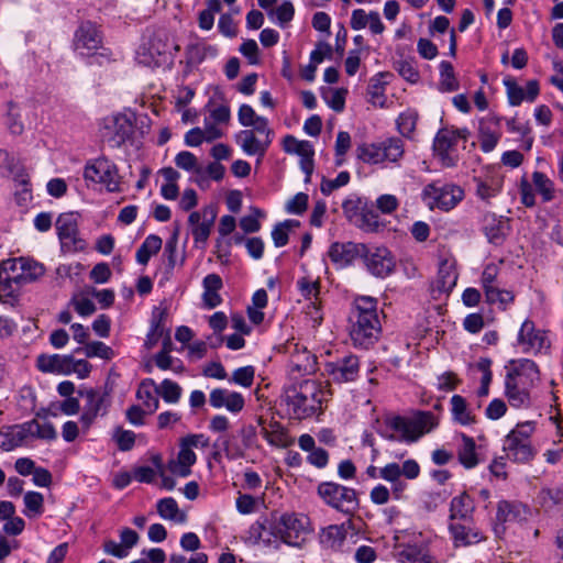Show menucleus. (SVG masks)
<instances>
[{"mask_svg": "<svg viewBox=\"0 0 563 563\" xmlns=\"http://www.w3.org/2000/svg\"><path fill=\"white\" fill-rule=\"evenodd\" d=\"M504 395L512 408H529L531 390L540 382V369L529 358H512L505 365Z\"/></svg>", "mask_w": 563, "mask_h": 563, "instance_id": "nucleus-1", "label": "nucleus"}, {"mask_svg": "<svg viewBox=\"0 0 563 563\" xmlns=\"http://www.w3.org/2000/svg\"><path fill=\"white\" fill-rule=\"evenodd\" d=\"M380 332L377 299L369 296L356 297L349 314V335L352 344L367 350L378 341Z\"/></svg>", "mask_w": 563, "mask_h": 563, "instance_id": "nucleus-2", "label": "nucleus"}, {"mask_svg": "<svg viewBox=\"0 0 563 563\" xmlns=\"http://www.w3.org/2000/svg\"><path fill=\"white\" fill-rule=\"evenodd\" d=\"M325 390L321 383L306 379L287 388L283 400L287 406L290 418L302 420L312 417L321 410Z\"/></svg>", "mask_w": 563, "mask_h": 563, "instance_id": "nucleus-3", "label": "nucleus"}, {"mask_svg": "<svg viewBox=\"0 0 563 563\" xmlns=\"http://www.w3.org/2000/svg\"><path fill=\"white\" fill-rule=\"evenodd\" d=\"M45 273L44 266L30 258H9L2 263L0 296H12L16 288L37 280Z\"/></svg>", "mask_w": 563, "mask_h": 563, "instance_id": "nucleus-4", "label": "nucleus"}, {"mask_svg": "<svg viewBox=\"0 0 563 563\" xmlns=\"http://www.w3.org/2000/svg\"><path fill=\"white\" fill-rule=\"evenodd\" d=\"M422 201L430 210L450 211L464 198V190L454 184L435 180L424 186Z\"/></svg>", "mask_w": 563, "mask_h": 563, "instance_id": "nucleus-5", "label": "nucleus"}, {"mask_svg": "<svg viewBox=\"0 0 563 563\" xmlns=\"http://www.w3.org/2000/svg\"><path fill=\"white\" fill-rule=\"evenodd\" d=\"M318 495L330 507L352 516L358 509V498L355 489L334 482H324L318 486Z\"/></svg>", "mask_w": 563, "mask_h": 563, "instance_id": "nucleus-6", "label": "nucleus"}, {"mask_svg": "<svg viewBox=\"0 0 563 563\" xmlns=\"http://www.w3.org/2000/svg\"><path fill=\"white\" fill-rule=\"evenodd\" d=\"M387 424L390 429L400 432L402 440L412 442L435 428L438 419L430 411H419L412 419L393 417L388 419Z\"/></svg>", "mask_w": 563, "mask_h": 563, "instance_id": "nucleus-7", "label": "nucleus"}, {"mask_svg": "<svg viewBox=\"0 0 563 563\" xmlns=\"http://www.w3.org/2000/svg\"><path fill=\"white\" fill-rule=\"evenodd\" d=\"M78 395L85 399L79 420L84 432H87L97 417L107 415L111 400L107 391L95 388L79 389Z\"/></svg>", "mask_w": 563, "mask_h": 563, "instance_id": "nucleus-8", "label": "nucleus"}, {"mask_svg": "<svg viewBox=\"0 0 563 563\" xmlns=\"http://www.w3.org/2000/svg\"><path fill=\"white\" fill-rule=\"evenodd\" d=\"M470 131L466 128H443L438 131L433 141V151L443 166H455L456 157L453 155V152L455 151L457 142L460 140L466 141Z\"/></svg>", "mask_w": 563, "mask_h": 563, "instance_id": "nucleus-9", "label": "nucleus"}, {"mask_svg": "<svg viewBox=\"0 0 563 563\" xmlns=\"http://www.w3.org/2000/svg\"><path fill=\"white\" fill-rule=\"evenodd\" d=\"M78 220L79 214L75 212L62 213L56 220L55 227L64 252L74 253L86 249V241L79 235Z\"/></svg>", "mask_w": 563, "mask_h": 563, "instance_id": "nucleus-10", "label": "nucleus"}, {"mask_svg": "<svg viewBox=\"0 0 563 563\" xmlns=\"http://www.w3.org/2000/svg\"><path fill=\"white\" fill-rule=\"evenodd\" d=\"M86 181L104 185L107 190L115 192L120 190V176L114 163L106 157H99L87 163L84 170Z\"/></svg>", "mask_w": 563, "mask_h": 563, "instance_id": "nucleus-11", "label": "nucleus"}, {"mask_svg": "<svg viewBox=\"0 0 563 563\" xmlns=\"http://www.w3.org/2000/svg\"><path fill=\"white\" fill-rule=\"evenodd\" d=\"M276 519L277 527L280 530V541L291 547H300L309 533L307 527L308 519L290 512L276 514Z\"/></svg>", "mask_w": 563, "mask_h": 563, "instance_id": "nucleus-12", "label": "nucleus"}, {"mask_svg": "<svg viewBox=\"0 0 563 563\" xmlns=\"http://www.w3.org/2000/svg\"><path fill=\"white\" fill-rule=\"evenodd\" d=\"M217 214L218 209L214 205L205 206L199 211H192L189 214L188 224L196 245L202 247L206 245L214 225Z\"/></svg>", "mask_w": 563, "mask_h": 563, "instance_id": "nucleus-13", "label": "nucleus"}, {"mask_svg": "<svg viewBox=\"0 0 563 563\" xmlns=\"http://www.w3.org/2000/svg\"><path fill=\"white\" fill-rule=\"evenodd\" d=\"M168 45L157 32L148 36L136 51V60L146 67H159L166 62Z\"/></svg>", "mask_w": 563, "mask_h": 563, "instance_id": "nucleus-14", "label": "nucleus"}, {"mask_svg": "<svg viewBox=\"0 0 563 563\" xmlns=\"http://www.w3.org/2000/svg\"><path fill=\"white\" fill-rule=\"evenodd\" d=\"M133 134V124L124 114H115L104 120L101 129L103 142L110 147H120Z\"/></svg>", "mask_w": 563, "mask_h": 563, "instance_id": "nucleus-15", "label": "nucleus"}, {"mask_svg": "<svg viewBox=\"0 0 563 563\" xmlns=\"http://www.w3.org/2000/svg\"><path fill=\"white\" fill-rule=\"evenodd\" d=\"M324 372L329 379L343 384L354 382L360 373V361L356 355L347 354L335 361L327 362Z\"/></svg>", "mask_w": 563, "mask_h": 563, "instance_id": "nucleus-16", "label": "nucleus"}, {"mask_svg": "<svg viewBox=\"0 0 563 563\" xmlns=\"http://www.w3.org/2000/svg\"><path fill=\"white\" fill-rule=\"evenodd\" d=\"M530 516L531 510L525 504L516 500H500L497 504L494 532L496 536H500L505 532L504 523L527 521Z\"/></svg>", "mask_w": 563, "mask_h": 563, "instance_id": "nucleus-17", "label": "nucleus"}, {"mask_svg": "<svg viewBox=\"0 0 563 563\" xmlns=\"http://www.w3.org/2000/svg\"><path fill=\"white\" fill-rule=\"evenodd\" d=\"M367 269L376 277H386L395 268V260L390 251L386 247L368 249L363 255Z\"/></svg>", "mask_w": 563, "mask_h": 563, "instance_id": "nucleus-18", "label": "nucleus"}, {"mask_svg": "<svg viewBox=\"0 0 563 563\" xmlns=\"http://www.w3.org/2000/svg\"><path fill=\"white\" fill-rule=\"evenodd\" d=\"M366 254V245L363 243H340L334 242L330 245L328 255L330 260L340 266L352 264L357 257Z\"/></svg>", "mask_w": 563, "mask_h": 563, "instance_id": "nucleus-19", "label": "nucleus"}, {"mask_svg": "<svg viewBox=\"0 0 563 563\" xmlns=\"http://www.w3.org/2000/svg\"><path fill=\"white\" fill-rule=\"evenodd\" d=\"M470 523L471 522L461 523L456 521L449 523V532L455 548L470 547L486 539L478 528Z\"/></svg>", "mask_w": 563, "mask_h": 563, "instance_id": "nucleus-20", "label": "nucleus"}, {"mask_svg": "<svg viewBox=\"0 0 563 563\" xmlns=\"http://www.w3.org/2000/svg\"><path fill=\"white\" fill-rule=\"evenodd\" d=\"M483 232L490 244L499 246L510 232L509 221L488 212L483 217Z\"/></svg>", "mask_w": 563, "mask_h": 563, "instance_id": "nucleus-21", "label": "nucleus"}, {"mask_svg": "<svg viewBox=\"0 0 563 563\" xmlns=\"http://www.w3.org/2000/svg\"><path fill=\"white\" fill-rule=\"evenodd\" d=\"M518 343L523 346V352H539L549 345L545 332L537 330L534 322L527 319L521 324L518 333Z\"/></svg>", "mask_w": 563, "mask_h": 563, "instance_id": "nucleus-22", "label": "nucleus"}, {"mask_svg": "<svg viewBox=\"0 0 563 563\" xmlns=\"http://www.w3.org/2000/svg\"><path fill=\"white\" fill-rule=\"evenodd\" d=\"M277 526L276 514H272L269 518L260 519L250 528L251 538H253L256 543L262 542L265 545H272L280 541V530Z\"/></svg>", "mask_w": 563, "mask_h": 563, "instance_id": "nucleus-23", "label": "nucleus"}, {"mask_svg": "<svg viewBox=\"0 0 563 563\" xmlns=\"http://www.w3.org/2000/svg\"><path fill=\"white\" fill-rule=\"evenodd\" d=\"M475 512V501L466 493L463 492L454 496L450 501L449 519L450 521L472 522Z\"/></svg>", "mask_w": 563, "mask_h": 563, "instance_id": "nucleus-24", "label": "nucleus"}, {"mask_svg": "<svg viewBox=\"0 0 563 563\" xmlns=\"http://www.w3.org/2000/svg\"><path fill=\"white\" fill-rule=\"evenodd\" d=\"M100 44L101 36L97 26L90 21L82 22L75 33V48L91 52L96 51Z\"/></svg>", "mask_w": 563, "mask_h": 563, "instance_id": "nucleus-25", "label": "nucleus"}, {"mask_svg": "<svg viewBox=\"0 0 563 563\" xmlns=\"http://www.w3.org/2000/svg\"><path fill=\"white\" fill-rule=\"evenodd\" d=\"M238 143L241 145L243 152L247 155H257L260 158L264 157L272 141L257 136L254 131L243 130L236 136Z\"/></svg>", "mask_w": 563, "mask_h": 563, "instance_id": "nucleus-26", "label": "nucleus"}, {"mask_svg": "<svg viewBox=\"0 0 563 563\" xmlns=\"http://www.w3.org/2000/svg\"><path fill=\"white\" fill-rule=\"evenodd\" d=\"M504 451L510 461L520 464L530 463L537 454V450L532 443L508 438L504 440Z\"/></svg>", "mask_w": 563, "mask_h": 563, "instance_id": "nucleus-27", "label": "nucleus"}, {"mask_svg": "<svg viewBox=\"0 0 563 563\" xmlns=\"http://www.w3.org/2000/svg\"><path fill=\"white\" fill-rule=\"evenodd\" d=\"M71 362V355L41 354L37 356L36 366L43 373L69 374V364Z\"/></svg>", "mask_w": 563, "mask_h": 563, "instance_id": "nucleus-28", "label": "nucleus"}, {"mask_svg": "<svg viewBox=\"0 0 563 563\" xmlns=\"http://www.w3.org/2000/svg\"><path fill=\"white\" fill-rule=\"evenodd\" d=\"M383 163L399 165L405 156V142L397 136L379 141Z\"/></svg>", "mask_w": 563, "mask_h": 563, "instance_id": "nucleus-29", "label": "nucleus"}, {"mask_svg": "<svg viewBox=\"0 0 563 563\" xmlns=\"http://www.w3.org/2000/svg\"><path fill=\"white\" fill-rule=\"evenodd\" d=\"M289 367L291 373L309 375L317 371V358L305 349L290 356Z\"/></svg>", "mask_w": 563, "mask_h": 563, "instance_id": "nucleus-30", "label": "nucleus"}, {"mask_svg": "<svg viewBox=\"0 0 563 563\" xmlns=\"http://www.w3.org/2000/svg\"><path fill=\"white\" fill-rule=\"evenodd\" d=\"M451 412L453 420L462 426H471L476 422L475 416L468 408L467 401L461 395L451 397Z\"/></svg>", "mask_w": 563, "mask_h": 563, "instance_id": "nucleus-31", "label": "nucleus"}, {"mask_svg": "<svg viewBox=\"0 0 563 563\" xmlns=\"http://www.w3.org/2000/svg\"><path fill=\"white\" fill-rule=\"evenodd\" d=\"M461 439L462 444L457 450L459 461L465 468H473L479 463L475 441L466 434H462Z\"/></svg>", "mask_w": 563, "mask_h": 563, "instance_id": "nucleus-32", "label": "nucleus"}, {"mask_svg": "<svg viewBox=\"0 0 563 563\" xmlns=\"http://www.w3.org/2000/svg\"><path fill=\"white\" fill-rule=\"evenodd\" d=\"M1 437H3V441L0 443V448L4 451H11L22 445L30 438V434L26 432V424L24 422L10 428Z\"/></svg>", "mask_w": 563, "mask_h": 563, "instance_id": "nucleus-33", "label": "nucleus"}, {"mask_svg": "<svg viewBox=\"0 0 563 563\" xmlns=\"http://www.w3.org/2000/svg\"><path fill=\"white\" fill-rule=\"evenodd\" d=\"M163 241L158 235L150 234L136 251V262L146 265L150 258L162 249Z\"/></svg>", "mask_w": 563, "mask_h": 563, "instance_id": "nucleus-34", "label": "nucleus"}, {"mask_svg": "<svg viewBox=\"0 0 563 563\" xmlns=\"http://www.w3.org/2000/svg\"><path fill=\"white\" fill-rule=\"evenodd\" d=\"M179 446L180 450L178 452L177 462L170 468L174 473L186 477L191 473L190 467L196 463L197 456L195 452L186 446L181 441Z\"/></svg>", "mask_w": 563, "mask_h": 563, "instance_id": "nucleus-35", "label": "nucleus"}, {"mask_svg": "<svg viewBox=\"0 0 563 563\" xmlns=\"http://www.w3.org/2000/svg\"><path fill=\"white\" fill-rule=\"evenodd\" d=\"M175 164L177 167L187 170L194 172L199 178L197 179V184L202 187L206 178L203 177V170L200 166H198L197 157L188 151H183L178 153L175 157Z\"/></svg>", "mask_w": 563, "mask_h": 563, "instance_id": "nucleus-36", "label": "nucleus"}, {"mask_svg": "<svg viewBox=\"0 0 563 563\" xmlns=\"http://www.w3.org/2000/svg\"><path fill=\"white\" fill-rule=\"evenodd\" d=\"M457 274L453 264L449 261H442L439 265L437 285L441 291H450L456 285Z\"/></svg>", "mask_w": 563, "mask_h": 563, "instance_id": "nucleus-37", "label": "nucleus"}, {"mask_svg": "<svg viewBox=\"0 0 563 563\" xmlns=\"http://www.w3.org/2000/svg\"><path fill=\"white\" fill-rule=\"evenodd\" d=\"M346 538V525H332L322 530L321 541L331 549H340Z\"/></svg>", "mask_w": 563, "mask_h": 563, "instance_id": "nucleus-38", "label": "nucleus"}, {"mask_svg": "<svg viewBox=\"0 0 563 563\" xmlns=\"http://www.w3.org/2000/svg\"><path fill=\"white\" fill-rule=\"evenodd\" d=\"M26 432L30 434V438L54 441L57 438V432L51 422L41 423L36 419H32L25 422Z\"/></svg>", "mask_w": 563, "mask_h": 563, "instance_id": "nucleus-39", "label": "nucleus"}, {"mask_svg": "<svg viewBox=\"0 0 563 563\" xmlns=\"http://www.w3.org/2000/svg\"><path fill=\"white\" fill-rule=\"evenodd\" d=\"M355 152L356 157L365 164H384L379 142L360 144Z\"/></svg>", "mask_w": 563, "mask_h": 563, "instance_id": "nucleus-40", "label": "nucleus"}, {"mask_svg": "<svg viewBox=\"0 0 563 563\" xmlns=\"http://www.w3.org/2000/svg\"><path fill=\"white\" fill-rule=\"evenodd\" d=\"M157 512L163 519L185 522L186 515L179 511L176 500L172 497L159 499L157 503Z\"/></svg>", "mask_w": 563, "mask_h": 563, "instance_id": "nucleus-41", "label": "nucleus"}, {"mask_svg": "<svg viewBox=\"0 0 563 563\" xmlns=\"http://www.w3.org/2000/svg\"><path fill=\"white\" fill-rule=\"evenodd\" d=\"M460 87L459 80L455 77L453 65L448 60L440 63V81L439 89L442 92H452Z\"/></svg>", "mask_w": 563, "mask_h": 563, "instance_id": "nucleus-42", "label": "nucleus"}, {"mask_svg": "<svg viewBox=\"0 0 563 563\" xmlns=\"http://www.w3.org/2000/svg\"><path fill=\"white\" fill-rule=\"evenodd\" d=\"M155 393L161 396L164 401L177 404L181 397L183 389L176 382L166 378L155 387Z\"/></svg>", "mask_w": 563, "mask_h": 563, "instance_id": "nucleus-43", "label": "nucleus"}, {"mask_svg": "<svg viewBox=\"0 0 563 563\" xmlns=\"http://www.w3.org/2000/svg\"><path fill=\"white\" fill-rule=\"evenodd\" d=\"M532 181L537 191L542 196L544 202L554 199V183L543 173L534 172L532 174Z\"/></svg>", "mask_w": 563, "mask_h": 563, "instance_id": "nucleus-44", "label": "nucleus"}, {"mask_svg": "<svg viewBox=\"0 0 563 563\" xmlns=\"http://www.w3.org/2000/svg\"><path fill=\"white\" fill-rule=\"evenodd\" d=\"M417 120L418 114L415 111L408 110L400 113L396 120L398 132L402 136L410 139L416 130Z\"/></svg>", "mask_w": 563, "mask_h": 563, "instance_id": "nucleus-45", "label": "nucleus"}, {"mask_svg": "<svg viewBox=\"0 0 563 563\" xmlns=\"http://www.w3.org/2000/svg\"><path fill=\"white\" fill-rule=\"evenodd\" d=\"M299 225L297 220H285L277 223L272 231V239L276 247L285 246L288 243L289 231Z\"/></svg>", "mask_w": 563, "mask_h": 563, "instance_id": "nucleus-46", "label": "nucleus"}, {"mask_svg": "<svg viewBox=\"0 0 563 563\" xmlns=\"http://www.w3.org/2000/svg\"><path fill=\"white\" fill-rule=\"evenodd\" d=\"M84 351L87 357H100L111 360L114 356L113 350L101 341L87 343L84 349H77L76 352Z\"/></svg>", "mask_w": 563, "mask_h": 563, "instance_id": "nucleus-47", "label": "nucleus"}, {"mask_svg": "<svg viewBox=\"0 0 563 563\" xmlns=\"http://www.w3.org/2000/svg\"><path fill=\"white\" fill-rule=\"evenodd\" d=\"M24 505L26 510L24 514L29 517L42 515L44 510V497L37 492H27L24 495Z\"/></svg>", "mask_w": 563, "mask_h": 563, "instance_id": "nucleus-48", "label": "nucleus"}, {"mask_svg": "<svg viewBox=\"0 0 563 563\" xmlns=\"http://www.w3.org/2000/svg\"><path fill=\"white\" fill-rule=\"evenodd\" d=\"M534 431H536V422H533V421L519 422L506 435V438L531 443V437L534 433Z\"/></svg>", "mask_w": 563, "mask_h": 563, "instance_id": "nucleus-49", "label": "nucleus"}, {"mask_svg": "<svg viewBox=\"0 0 563 563\" xmlns=\"http://www.w3.org/2000/svg\"><path fill=\"white\" fill-rule=\"evenodd\" d=\"M499 134L495 131H493L489 126H487L485 123H481L479 126V146L483 152L488 153L492 152L499 140Z\"/></svg>", "mask_w": 563, "mask_h": 563, "instance_id": "nucleus-50", "label": "nucleus"}, {"mask_svg": "<svg viewBox=\"0 0 563 563\" xmlns=\"http://www.w3.org/2000/svg\"><path fill=\"white\" fill-rule=\"evenodd\" d=\"M350 178V173L346 170L339 173L334 179H327L323 177L321 180L320 190L324 196H329L334 190L347 185Z\"/></svg>", "mask_w": 563, "mask_h": 563, "instance_id": "nucleus-51", "label": "nucleus"}, {"mask_svg": "<svg viewBox=\"0 0 563 563\" xmlns=\"http://www.w3.org/2000/svg\"><path fill=\"white\" fill-rule=\"evenodd\" d=\"M485 297L488 303H499L504 309L515 300L512 291L500 289L498 286L495 289L488 290Z\"/></svg>", "mask_w": 563, "mask_h": 563, "instance_id": "nucleus-52", "label": "nucleus"}, {"mask_svg": "<svg viewBox=\"0 0 563 563\" xmlns=\"http://www.w3.org/2000/svg\"><path fill=\"white\" fill-rule=\"evenodd\" d=\"M113 439L117 442L118 449L123 452L132 450L135 444V433L121 427L114 430Z\"/></svg>", "mask_w": 563, "mask_h": 563, "instance_id": "nucleus-53", "label": "nucleus"}, {"mask_svg": "<svg viewBox=\"0 0 563 563\" xmlns=\"http://www.w3.org/2000/svg\"><path fill=\"white\" fill-rule=\"evenodd\" d=\"M504 85L507 89V96L511 106H519L525 99V89L520 87L515 79H504Z\"/></svg>", "mask_w": 563, "mask_h": 563, "instance_id": "nucleus-54", "label": "nucleus"}, {"mask_svg": "<svg viewBox=\"0 0 563 563\" xmlns=\"http://www.w3.org/2000/svg\"><path fill=\"white\" fill-rule=\"evenodd\" d=\"M254 375H255V369L253 366L249 365V366L240 367L233 372L231 382H233L242 387L249 388L253 384Z\"/></svg>", "mask_w": 563, "mask_h": 563, "instance_id": "nucleus-55", "label": "nucleus"}, {"mask_svg": "<svg viewBox=\"0 0 563 563\" xmlns=\"http://www.w3.org/2000/svg\"><path fill=\"white\" fill-rule=\"evenodd\" d=\"M396 70L404 79L411 84L417 82L420 78L418 69L416 68L413 62L410 60H398L396 63Z\"/></svg>", "mask_w": 563, "mask_h": 563, "instance_id": "nucleus-56", "label": "nucleus"}, {"mask_svg": "<svg viewBox=\"0 0 563 563\" xmlns=\"http://www.w3.org/2000/svg\"><path fill=\"white\" fill-rule=\"evenodd\" d=\"M262 435L267 440L268 443L279 445L284 441V431L278 422H273L269 428L263 426L261 429Z\"/></svg>", "mask_w": 563, "mask_h": 563, "instance_id": "nucleus-57", "label": "nucleus"}, {"mask_svg": "<svg viewBox=\"0 0 563 563\" xmlns=\"http://www.w3.org/2000/svg\"><path fill=\"white\" fill-rule=\"evenodd\" d=\"M271 13L275 14L277 22L284 26L294 19L295 8L291 1L285 0L275 10H271Z\"/></svg>", "mask_w": 563, "mask_h": 563, "instance_id": "nucleus-58", "label": "nucleus"}, {"mask_svg": "<svg viewBox=\"0 0 563 563\" xmlns=\"http://www.w3.org/2000/svg\"><path fill=\"white\" fill-rule=\"evenodd\" d=\"M70 305L81 317L90 316L96 311V306L92 300L84 296H74L70 300Z\"/></svg>", "mask_w": 563, "mask_h": 563, "instance_id": "nucleus-59", "label": "nucleus"}, {"mask_svg": "<svg viewBox=\"0 0 563 563\" xmlns=\"http://www.w3.org/2000/svg\"><path fill=\"white\" fill-rule=\"evenodd\" d=\"M253 213L245 216L240 220V227L245 233H255L260 231L261 223L257 217H263V212L258 208H253Z\"/></svg>", "mask_w": 563, "mask_h": 563, "instance_id": "nucleus-60", "label": "nucleus"}, {"mask_svg": "<svg viewBox=\"0 0 563 563\" xmlns=\"http://www.w3.org/2000/svg\"><path fill=\"white\" fill-rule=\"evenodd\" d=\"M498 275V267L495 264H488L483 273H482V286L484 288L485 296L488 294V290L495 289L497 287L496 279Z\"/></svg>", "mask_w": 563, "mask_h": 563, "instance_id": "nucleus-61", "label": "nucleus"}, {"mask_svg": "<svg viewBox=\"0 0 563 563\" xmlns=\"http://www.w3.org/2000/svg\"><path fill=\"white\" fill-rule=\"evenodd\" d=\"M507 412V405L500 398H494L485 409V416L489 420H498Z\"/></svg>", "mask_w": 563, "mask_h": 563, "instance_id": "nucleus-62", "label": "nucleus"}, {"mask_svg": "<svg viewBox=\"0 0 563 563\" xmlns=\"http://www.w3.org/2000/svg\"><path fill=\"white\" fill-rule=\"evenodd\" d=\"M297 285L302 296L308 299L314 298L317 300L320 289L318 280H311L307 277H302L297 282Z\"/></svg>", "mask_w": 563, "mask_h": 563, "instance_id": "nucleus-63", "label": "nucleus"}, {"mask_svg": "<svg viewBox=\"0 0 563 563\" xmlns=\"http://www.w3.org/2000/svg\"><path fill=\"white\" fill-rule=\"evenodd\" d=\"M307 207L308 195L299 192L287 202L286 210L288 213L301 214L306 211Z\"/></svg>", "mask_w": 563, "mask_h": 563, "instance_id": "nucleus-64", "label": "nucleus"}]
</instances>
